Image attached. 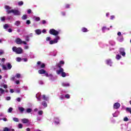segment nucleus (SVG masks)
I'll return each instance as SVG.
<instances>
[{"mask_svg":"<svg viewBox=\"0 0 131 131\" xmlns=\"http://www.w3.org/2000/svg\"><path fill=\"white\" fill-rule=\"evenodd\" d=\"M60 30L57 31L54 29H51L49 32L51 35H54L55 38L52 40L51 37H47L46 38V41H49V45H56L58 43L59 40H61V37L58 36L60 34Z\"/></svg>","mask_w":131,"mask_h":131,"instance_id":"1","label":"nucleus"},{"mask_svg":"<svg viewBox=\"0 0 131 131\" xmlns=\"http://www.w3.org/2000/svg\"><path fill=\"white\" fill-rule=\"evenodd\" d=\"M36 97L37 100L39 101H42V100L46 101H49V97H46V95H42L41 96V94L40 93H38L36 95Z\"/></svg>","mask_w":131,"mask_h":131,"instance_id":"2","label":"nucleus"},{"mask_svg":"<svg viewBox=\"0 0 131 131\" xmlns=\"http://www.w3.org/2000/svg\"><path fill=\"white\" fill-rule=\"evenodd\" d=\"M12 51L13 52H15V53H16V54H22L23 52V49H22V48L20 47L17 48L16 47H13L12 48Z\"/></svg>","mask_w":131,"mask_h":131,"instance_id":"3","label":"nucleus"},{"mask_svg":"<svg viewBox=\"0 0 131 131\" xmlns=\"http://www.w3.org/2000/svg\"><path fill=\"white\" fill-rule=\"evenodd\" d=\"M6 65H3V69L4 70H11L12 69V65L10 63H7Z\"/></svg>","mask_w":131,"mask_h":131,"instance_id":"4","label":"nucleus"},{"mask_svg":"<svg viewBox=\"0 0 131 131\" xmlns=\"http://www.w3.org/2000/svg\"><path fill=\"white\" fill-rule=\"evenodd\" d=\"M10 12L13 13L15 16H20L21 15V12L18 10V9H11Z\"/></svg>","mask_w":131,"mask_h":131,"instance_id":"5","label":"nucleus"},{"mask_svg":"<svg viewBox=\"0 0 131 131\" xmlns=\"http://www.w3.org/2000/svg\"><path fill=\"white\" fill-rule=\"evenodd\" d=\"M46 77H49L50 80H55V77H54V76H53V74H49L48 73H46Z\"/></svg>","mask_w":131,"mask_h":131,"instance_id":"6","label":"nucleus"},{"mask_svg":"<svg viewBox=\"0 0 131 131\" xmlns=\"http://www.w3.org/2000/svg\"><path fill=\"white\" fill-rule=\"evenodd\" d=\"M64 64H65V62H64L63 60H61L60 61H59L58 63L56 64V66L58 68H62V66H63Z\"/></svg>","mask_w":131,"mask_h":131,"instance_id":"7","label":"nucleus"},{"mask_svg":"<svg viewBox=\"0 0 131 131\" xmlns=\"http://www.w3.org/2000/svg\"><path fill=\"white\" fill-rule=\"evenodd\" d=\"M37 67H38V68H45L46 65L45 63H41V62L40 61H38L37 62Z\"/></svg>","mask_w":131,"mask_h":131,"instance_id":"8","label":"nucleus"},{"mask_svg":"<svg viewBox=\"0 0 131 131\" xmlns=\"http://www.w3.org/2000/svg\"><path fill=\"white\" fill-rule=\"evenodd\" d=\"M60 119L58 117H55L54 118V123L55 125H60Z\"/></svg>","mask_w":131,"mask_h":131,"instance_id":"9","label":"nucleus"},{"mask_svg":"<svg viewBox=\"0 0 131 131\" xmlns=\"http://www.w3.org/2000/svg\"><path fill=\"white\" fill-rule=\"evenodd\" d=\"M119 53L123 57H125V51L124 48H120L119 49Z\"/></svg>","mask_w":131,"mask_h":131,"instance_id":"10","label":"nucleus"},{"mask_svg":"<svg viewBox=\"0 0 131 131\" xmlns=\"http://www.w3.org/2000/svg\"><path fill=\"white\" fill-rule=\"evenodd\" d=\"M21 122L24 124L30 123V121L27 118H23L21 119Z\"/></svg>","mask_w":131,"mask_h":131,"instance_id":"11","label":"nucleus"},{"mask_svg":"<svg viewBox=\"0 0 131 131\" xmlns=\"http://www.w3.org/2000/svg\"><path fill=\"white\" fill-rule=\"evenodd\" d=\"M5 9L6 10L7 13L10 14L11 12V10L12 9V7H11L10 6L5 5Z\"/></svg>","mask_w":131,"mask_h":131,"instance_id":"12","label":"nucleus"},{"mask_svg":"<svg viewBox=\"0 0 131 131\" xmlns=\"http://www.w3.org/2000/svg\"><path fill=\"white\" fill-rule=\"evenodd\" d=\"M57 54H58V51L57 50H54L50 53V56H53V57H56Z\"/></svg>","mask_w":131,"mask_h":131,"instance_id":"13","label":"nucleus"},{"mask_svg":"<svg viewBox=\"0 0 131 131\" xmlns=\"http://www.w3.org/2000/svg\"><path fill=\"white\" fill-rule=\"evenodd\" d=\"M61 85L64 88H69L70 86V83L68 82H63L61 83Z\"/></svg>","mask_w":131,"mask_h":131,"instance_id":"14","label":"nucleus"},{"mask_svg":"<svg viewBox=\"0 0 131 131\" xmlns=\"http://www.w3.org/2000/svg\"><path fill=\"white\" fill-rule=\"evenodd\" d=\"M59 69L56 71V73L58 75H61L62 73L64 71V69L62 68H59Z\"/></svg>","mask_w":131,"mask_h":131,"instance_id":"15","label":"nucleus"},{"mask_svg":"<svg viewBox=\"0 0 131 131\" xmlns=\"http://www.w3.org/2000/svg\"><path fill=\"white\" fill-rule=\"evenodd\" d=\"M23 43L24 45H25V46H24V50H29V46L27 43V42L25 41H23Z\"/></svg>","mask_w":131,"mask_h":131,"instance_id":"16","label":"nucleus"},{"mask_svg":"<svg viewBox=\"0 0 131 131\" xmlns=\"http://www.w3.org/2000/svg\"><path fill=\"white\" fill-rule=\"evenodd\" d=\"M38 73H39V74H45L46 76V73H48V72L43 69H41L38 71Z\"/></svg>","mask_w":131,"mask_h":131,"instance_id":"17","label":"nucleus"},{"mask_svg":"<svg viewBox=\"0 0 131 131\" xmlns=\"http://www.w3.org/2000/svg\"><path fill=\"white\" fill-rule=\"evenodd\" d=\"M23 41H22V40L19 38H17L16 39V42L17 45H21V43H23Z\"/></svg>","mask_w":131,"mask_h":131,"instance_id":"18","label":"nucleus"},{"mask_svg":"<svg viewBox=\"0 0 131 131\" xmlns=\"http://www.w3.org/2000/svg\"><path fill=\"white\" fill-rule=\"evenodd\" d=\"M120 107V103L116 102L114 104V109H118Z\"/></svg>","mask_w":131,"mask_h":131,"instance_id":"19","label":"nucleus"},{"mask_svg":"<svg viewBox=\"0 0 131 131\" xmlns=\"http://www.w3.org/2000/svg\"><path fill=\"white\" fill-rule=\"evenodd\" d=\"M32 19L33 20H34V21H36V22H38V21H40V17L38 16H33Z\"/></svg>","mask_w":131,"mask_h":131,"instance_id":"20","label":"nucleus"},{"mask_svg":"<svg viewBox=\"0 0 131 131\" xmlns=\"http://www.w3.org/2000/svg\"><path fill=\"white\" fill-rule=\"evenodd\" d=\"M35 32L37 35H40V34H41V30L40 29L35 30Z\"/></svg>","mask_w":131,"mask_h":131,"instance_id":"21","label":"nucleus"},{"mask_svg":"<svg viewBox=\"0 0 131 131\" xmlns=\"http://www.w3.org/2000/svg\"><path fill=\"white\" fill-rule=\"evenodd\" d=\"M14 25L15 26H20L21 25V21L20 20H16L15 23H14Z\"/></svg>","mask_w":131,"mask_h":131,"instance_id":"22","label":"nucleus"},{"mask_svg":"<svg viewBox=\"0 0 131 131\" xmlns=\"http://www.w3.org/2000/svg\"><path fill=\"white\" fill-rule=\"evenodd\" d=\"M106 62L107 65H109L110 66H112V61L111 60V59H107L106 60Z\"/></svg>","mask_w":131,"mask_h":131,"instance_id":"23","label":"nucleus"},{"mask_svg":"<svg viewBox=\"0 0 131 131\" xmlns=\"http://www.w3.org/2000/svg\"><path fill=\"white\" fill-rule=\"evenodd\" d=\"M62 77H66V76H69V74L66 73L65 72L61 73V75Z\"/></svg>","mask_w":131,"mask_h":131,"instance_id":"24","label":"nucleus"},{"mask_svg":"<svg viewBox=\"0 0 131 131\" xmlns=\"http://www.w3.org/2000/svg\"><path fill=\"white\" fill-rule=\"evenodd\" d=\"M4 94H5V90L3 88H0V97H2Z\"/></svg>","mask_w":131,"mask_h":131,"instance_id":"25","label":"nucleus"},{"mask_svg":"<svg viewBox=\"0 0 131 131\" xmlns=\"http://www.w3.org/2000/svg\"><path fill=\"white\" fill-rule=\"evenodd\" d=\"M41 104L42 106H43V107H44V108H47V107H48V103H47V102L46 101L42 102Z\"/></svg>","mask_w":131,"mask_h":131,"instance_id":"26","label":"nucleus"},{"mask_svg":"<svg viewBox=\"0 0 131 131\" xmlns=\"http://www.w3.org/2000/svg\"><path fill=\"white\" fill-rule=\"evenodd\" d=\"M82 32H89V30H88V29L86 28H84V27H82L81 29Z\"/></svg>","mask_w":131,"mask_h":131,"instance_id":"27","label":"nucleus"},{"mask_svg":"<svg viewBox=\"0 0 131 131\" xmlns=\"http://www.w3.org/2000/svg\"><path fill=\"white\" fill-rule=\"evenodd\" d=\"M18 110L20 111V112H21V113H23V112L25 110V108L23 107H18Z\"/></svg>","mask_w":131,"mask_h":131,"instance_id":"28","label":"nucleus"},{"mask_svg":"<svg viewBox=\"0 0 131 131\" xmlns=\"http://www.w3.org/2000/svg\"><path fill=\"white\" fill-rule=\"evenodd\" d=\"M30 58L31 59H34L35 58V56H34V54L32 52L30 53Z\"/></svg>","mask_w":131,"mask_h":131,"instance_id":"29","label":"nucleus"},{"mask_svg":"<svg viewBox=\"0 0 131 131\" xmlns=\"http://www.w3.org/2000/svg\"><path fill=\"white\" fill-rule=\"evenodd\" d=\"M0 86L1 88H4V89H8V85L5 84H2Z\"/></svg>","mask_w":131,"mask_h":131,"instance_id":"30","label":"nucleus"},{"mask_svg":"<svg viewBox=\"0 0 131 131\" xmlns=\"http://www.w3.org/2000/svg\"><path fill=\"white\" fill-rule=\"evenodd\" d=\"M25 37L26 41H27V42L29 41V40H30L29 35H27L25 36Z\"/></svg>","mask_w":131,"mask_h":131,"instance_id":"31","label":"nucleus"},{"mask_svg":"<svg viewBox=\"0 0 131 131\" xmlns=\"http://www.w3.org/2000/svg\"><path fill=\"white\" fill-rule=\"evenodd\" d=\"M4 29H5L6 30H8V28H9V25L8 24H5L4 25Z\"/></svg>","mask_w":131,"mask_h":131,"instance_id":"32","label":"nucleus"},{"mask_svg":"<svg viewBox=\"0 0 131 131\" xmlns=\"http://www.w3.org/2000/svg\"><path fill=\"white\" fill-rule=\"evenodd\" d=\"M12 119L15 122H19V118H13Z\"/></svg>","mask_w":131,"mask_h":131,"instance_id":"33","label":"nucleus"},{"mask_svg":"<svg viewBox=\"0 0 131 131\" xmlns=\"http://www.w3.org/2000/svg\"><path fill=\"white\" fill-rule=\"evenodd\" d=\"M22 20H26L27 19V15L25 14L21 17Z\"/></svg>","mask_w":131,"mask_h":131,"instance_id":"34","label":"nucleus"},{"mask_svg":"<svg viewBox=\"0 0 131 131\" xmlns=\"http://www.w3.org/2000/svg\"><path fill=\"white\" fill-rule=\"evenodd\" d=\"M1 19V21H2V22H5V21H6V17L3 16V17H1L0 18Z\"/></svg>","mask_w":131,"mask_h":131,"instance_id":"35","label":"nucleus"},{"mask_svg":"<svg viewBox=\"0 0 131 131\" xmlns=\"http://www.w3.org/2000/svg\"><path fill=\"white\" fill-rule=\"evenodd\" d=\"M32 109H31L30 108H27L26 110L27 113H30L31 112H32Z\"/></svg>","mask_w":131,"mask_h":131,"instance_id":"36","label":"nucleus"},{"mask_svg":"<svg viewBox=\"0 0 131 131\" xmlns=\"http://www.w3.org/2000/svg\"><path fill=\"white\" fill-rule=\"evenodd\" d=\"M38 83H39V84H40V85H43V84H45V83L43 82V81H42V80H39V81H38Z\"/></svg>","mask_w":131,"mask_h":131,"instance_id":"37","label":"nucleus"},{"mask_svg":"<svg viewBox=\"0 0 131 131\" xmlns=\"http://www.w3.org/2000/svg\"><path fill=\"white\" fill-rule=\"evenodd\" d=\"M107 30H110V29H109V28L107 29V28H106V27H102V31H103V32H105V30H107Z\"/></svg>","mask_w":131,"mask_h":131,"instance_id":"38","label":"nucleus"},{"mask_svg":"<svg viewBox=\"0 0 131 131\" xmlns=\"http://www.w3.org/2000/svg\"><path fill=\"white\" fill-rule=\"evenodd\" d=\"M12 111H13V107H9L8 110L7 112L8 113H11L12 112Z\"/></svg>","mask_w":131,"mask_h":131,"instance_id":"39","label":"nucleus"},{"mask_svg":"<svg viewBox=\"0 0 131 131\" xmlns=\"http://www.w3.org/2000/svg\"><path fill=\"white\" fill-rule=\"evenodd\" d=\"M15 77L16 78H20V77H21V74H19V73H17L16 75H15Z\"/></svg>","mask_w":131,"mask_h":131,"instance_id":"40","label":"nucleus"},{"mask_svg":"<svg viewBox=\"0 0 131 131\" xmlns=\"http://www.w3.org/2000/svg\"><path fill=\"white\" fill-rule=\"evenodd\" d=\"M24 3L23 1H20L18 3V5L19 6H23Z\"/></svg>","mask_w":131,"mask_h":131,"instance_id":"41","label":"nucleus"},{"mask_svg":"<svg viewBox=\"0 0 131 131\" xmlns=\"http://www.w3.org/2000/svg\"><path fill=\"white\" fill-rule=\"evenodd\" d=\"M14 92L16 94H20L21 91L20 90V89H16V90H14Z\"/></svg>","mask_w":131,"mask_h":131,"instance_id":"42","label":"nucleus"},{"mask_svg":"<svg viewBox=\"0 0 131 131\" xmlns=\"http://www.w3.org/2000/svg\"><path fill=\"white\" fill-rule=\"evenodd\" d=\"M65 9H69L70 8V4H66L64 5Z\"/></svg>","mask_w":131,"mask_h":131,"instance_id":"43","label":"nucleus"},{"mask_svg":"<svg viewBox=\"0 0 131 131\" xmlns=\"http://www.w3.org/2000/svg\"><path fill=\"white\" fill-rule=\"evenodd\" d=\"M42 114H43V112L42 111H39L38 112V115H42Z\"/></svg>","mask_w":131,"mask_h":131,"instance_id":"44","label":"nucleus"},{"mask_svg":"<svg viewBox=\"0 0 131 131\" xmlns=\"http://www.w3.org/2000/svg\"><path fill=\"white\" fill-rule=\"evenodd\" d=\"M121 58V56H120L119 54H118L116 56V59H117V60H119Z\"/></svg>","mask_w":131,"mask_h":131,"instance_id":"45","label":"nucleus"},{"mask_svg":"<svg viewBox=\"0 0 131 131\" xmlns=\"http://www.w3.org/2000/svg\"><path fill=\"white\" fill-rule=\"evenodd\" d=\"M16 60L17 61V62H21V61L22 60V59L20 57H17L16 58Z\"/></svg>","mask_w":131,"mask_h":131,"instance_id":"46","label":"nucleus"},{"mask_svg":"<svg viewBox=\"0 0 131 131\" xmlns=\"http://www.w3.org/2000/svg\"><path fill=\"white\" fill-rule=\"evenodd\" d=\"M64 98H66V99H69L70 98V95L66 94L64 96Z\"/></svg>","mask_w":131,"mask_h":131,"instance_id":"47","label":"nucleus"},{"mask_svg":"<svg viewBox=\"0 0 131 131\" xmlns=\"http://www.w3.org/2000/svg\"><path fill=\"white\" fill-rule=\"evenodd\" d=\"M18 128H23V124H22L21 123L18 124Z\"/></svg>","mask_w":131,"mask_h":131,"instance_id":"48","label":"nucleus"},{"mask_svg":"<svg viewBox=\"0 0 131 131\" xmlns=\"http://www.w3.org/2000/svg\"><path fill=\"white\" fill-rule=\"evenodd\" d=\"M119 41H120V42H122V41H123V37L122 36L119 39Z\"/></svg>","mask_w":131,"mask_h":131,"instance_id":"49","label":"nucleus"},{"mask_svg":"<svg viewBox=\"0 0 131 131\" xmlns=\"http://www.w3.org/2000/svg\"><path fill=\"white\" fill-rule=\"evenodd\" d=\"M3 131H10V128H8L7 127H5L4 128V130Z\"/></svg>","mask_w":131,"mask_h":131,"instance_id":"50","label":"nucleus"},{"mask_svg":"<svg viewBox=\"0 0 131 131\" xmlns=\"http://www.w3.org/2000/svg\"><path fill=\"white\" fill-rule=\"evenodd\" d=\"M21 98L18 97L17 98H16V101L17 102H21Z\"/></svg>","mask_w":131,"mask_h":131,"instance_id":"51","label":"nucleus"},{"mask_svg":"<svg viewBox=\"0 0 131 131\" xmlns=\"http://www.w3.org/2000/svg\"><path fill=\"white\" fill-rule=\"evenodd\" d=\"M15 77H16L15 76H12L11 78V80H12V81H15Z\"/></svg>","mask_w":131,"mask_h":131,"instance_id":"52","label":"nucleus"},{"mask_svg":"<svg viewBox=\"0 0 131 131\" xmlns=\"http://www.w3.org/2000/svg\"><path fill=\"white\" fill-rule=\"evenodd\" d=\"M123 120L124 121H128V118H127V117H125L124 118Z\"/></svg>","mask_w":131,"mask_h":131,"instance_id":"53","label":"nucleus"},{"mask_svg":"<svg viewBox=\"0 0 131 131\" xmlns=\"http://www.w3.org/2000/svg\"><path fill=\"white\" fill-rule=\"evenodd\" d=\"M41 23L43 24V25H45V24H47V21H46V20H41Z\"/></svg>","mask_w":131,"mask_h":131,"instance_id":"54","label":"nucleus"},{"mask_svg":"<svg viewBox=\"0 0 131 131\" xmlns=\"http://www.w3.org/2000/svg\"><path fill=\"white\" fill-rule=\"evenodd\" d=\"M10 100H11V97L8 96V97L6 98V101H10Z\"/></svg>","mask_w":131,"mask_h":131,"instance_id":"55","label":"nucleus"},{"mask_svg":"<svg viewBox=\"0 0 131 131\" xmlns=\"http://www.w3.org/2000/svg\"><path fill=\"white\" fill-rule=\"evenodd\" d=\"M23 89H24V90H25V91H27V90H28V87H27L26 86H24L23 87Z\"/></svg>","mask_w":131,"mask_h":131,"instance_id":"56","label":"nucleus"},{"mask_svg":"<svg viewBox=\"0 0 131 131\" xmlns=\"http://www.w3.org/2000/svg\"><path fill=\"white\" fill-rule=\"evenodd\" d=\"M30 23H31V22L30 21V20H27L26 24H27L28 25H29V24H30Z\"/></svg>","mask_w":131,"mask_h":131,"instance_id":"57","label":"nucleus"},{"mask_svg":"<svg viewBox=\"0 0 131 131\" xmlns=\"http://www.w3.org/2000/svg\"><path fill=\"white\" fill-rule=\"evenodd\" d=\"M61 14L62 15V16H66V12H61Z\"/></svg>","mask_w":131,"mask_h":131,"instance_id":"58","label":"nucleus"},{"mask_svg":"<svg viewBox=\"0 0 131 131\" xmlns=\"http://www.w3.org/2000/svg\"><path fill=\"white\" fill-rule=\"evenodd\" d=\"M14 92H15V90L14 89L10 90V93H11V94H13V93H14Z\"/></svg>","mask_w":131,"mask_h":131,"instance_id":"59","label":"nucleus"},{"mask_svg":"<svg viewBox=\"0 0 131 131\" xmlns=\"http://www.w3.org/2000/svg\"><path fill=\"white\" fill-rule=\"evenodd\" d=\"M7 31L11 33V32H13V30L12 29H9L8 30L7 29Z\"/></svg>","mask_w":131,"mask_h":131,"instance_id":"60","label":"nucleus"},{"mask_svg":"<svg viewBox=\"0 0 131 131\" xmlns=\"http://www.w3.org/2000/svg\"><path fill=\"white\" fill-rule=\"evenodd\" d=\"M15 83L16 84H19L20 83V81H19V80H16L15 81Z\"/></svg>","mask_w":131,"mask_h":131,"instance_id":"61","label":"nucleus"},{"mask_svg":"<svg viewBox=\"0 0 131 131\" xmlns=\"http://www.w3.org/2000/svg\"><path fill=\"white\" fill-rule=\"evenodd\" d=\"M5 115L3 113H0V117H4Z\"/></svg>","mask_w":131,"mask_h":131,"instance_id":"62","label":"nucleus"},{"mask_svg":"<svg viewBox=\"0 0 131 131\" xmlns=\"http://www.w3.org/2000/svg\"><path fill=\"white\" fill-rule=\"evenodd\" d=\"M4 53V50H0V55Z\"/></svg>","mask_w":131,"mask_h":131,"instance_id":"63","label":"nucleus"},{"mask_svg":"<svg viewBox=\"0 0 131 131\" xmlns=\"http://www.w3.org/2000/svg\"><path fill=\"white\" fill-rule=\"evenodd\" d=\"M27 13L28 14H31V9L28 10Z\"/></svg>","mask_w":131,"mask_h":131,"instance_id":"64","label":"nucleus"}]
</instances>
